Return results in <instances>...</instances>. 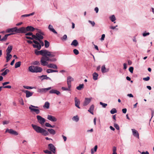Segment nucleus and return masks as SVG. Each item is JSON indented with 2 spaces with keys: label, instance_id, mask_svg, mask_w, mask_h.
I'll return each mask as SVG.
<instances>
[{
  "label": "nucleus",
  "instance_id": "24",
  "mask_svg": "<svg viewBox=\"0 0 154 154\" xmlns=\"http://www.w3.org/2000/svg\"><path fill=\"white\" fill-rule=\"evenodd\" d=\"M94 109V105H92L90 107L88 111L92 114H93V110Z\"/></svg>",
  "mask_w": 154,
  "mask_h": 154
},
{
  "label": "nucleus",
  "instance_id": "10",
  "mask_svg": "<svg viewBox=\"0 0 154 154\" xmlns=\"http://www.w3.org/2000/svg\"><path fill=\"white\" fill-rule=\"evenodd\" d=\"M74 81V79L71 76H69L67 78V83L68 86L71 87V82Z\"/></svg>",
  "mask_w": 154,
  "mask_h": 154
},
{
  "label": "nucleus",
  "instance_id": "41",
  "mask_svg": "<svg viewBox=\"0 0 154 154\" xmlns=\"http://www.w3.org/2000/svg\"><path fill=\"white\" fill-rule=\"evenodd\" d=\"M110 20H111L112 21V22H114V21H115L116 20V17H115V16L114 15H112L110 17Z\"/></svg>",
  "mask_w": 154,
  "mask_h": 154
},
{
  "label": "nucleus",
  "instance_id": "17",
  "mask_svg": "<svg viewBox=\"0 0 154 154\" xmlns=\"http://www.w3.org/2000/svg\"><path fill=\"white\" fill-rule=\"evenodd\" d=\"M133 134V135L136 137H137L138 138H139V135L138 132L135 129H131Z\"/></svg>",
  "mask_w": 154,
  "mask_h": 154
},
{
  "label": "nucleus",
  "instance_id": "42",
  "mask_svg": "<svg viewBox=\"0 0 154 154\" xmlns=\"http://www.w3.org/2000/svg\"><path fill=\"white\" fill-rule=\"evenodd\" d=\"M100 105L102 106L103 107L105 108L106 106H107V104L106 103H103L102 102H100Z\"/></svg>",
  "mask_w": 154,
  "mask_h": 154
},
{
  "label": "nucleus",
  "instance_id": "1",
  "mask_svg": "<svg viewBox=\"0 0 154 154\" xmlns=\"http://www.w3.org/2000/svg\"><path fill=\"white\" fill-rule=\"evenodd\" d=\"M49 57L44 56L42 57L41 59V64L44 66H47L48 67L52 69H57V65L53 63H51L48 64L47 61H55L56 59L55 58L50 59Z\"/></svg>",
  "mask_w": 154,
  "mask_h": 154
},
{
  "label": "nucleus",
  "instance_id": "58",
  "mask_svg": "<svg viewBox=\"0 0 154 154\" xmlns=\"http://www.w3.org/2000/svg\"><path fill=\"white\" fill-rule=\"evenodd\" d=\"M116 148L115 146H114L113 147L112 151L113 153H116Z\"/></svg>",
  "mask_w": 154,
  "mask_h": 154
},
{
  "label": "nucleus",
  "instance_id": "59",
  "mask_svg": "<svg viewBox=\"0 0 154 154\" xmlns=\"http://www.w3.org/2000/svg\"><path fill=\"white\" fill-rule=\"evenodd\" d=\"M32 33L31 32H29L28 33H26V34H25V35L27 36V35H29V36H30V35H32Z\"/></svg>",
  "mask_w": 154,
  "mask_h": 154
},
{
  "label": "nucleus",
  "instance_id": "5",
  "mask_svg": "<svg viewBox=\"0 0 154 154\" xmlns=\"http://www.w3.org/2000/svg\"><path fill=\"white\" fill-rule=\"evenodd\" d=\"M35 108H38V107L37 106H35L32 105H31L29 107V109L31 111H34L35 112L36 114H38L40 113L39 109H35Z\"/></svg>",
  "mask_w": 154,
  "mask_h": 154
},
{
  "label": "nucleus",
  "instance_id": "44",
  "mask_svg": "<svg viewBox=\"0 0 154 154\" xmlns=\"http://www.w3.org/2000/svg\"><path fill=\"white\" fill-rule=\"evenodd\" d=\"M46 72L48 73H52L54 72V70L52 69H48L46 70Z\"/></svg>",
  "mask_w": 154,
  "mask_h": 154
},
{
  "label": "nucleus",
  "instance_id": "26",
  "mask_svg": "<svg viewBox=\"0 0 154 154\" xmlns=\"http://www.w3.org/2000/svg\"><path fill=\"white\" fill-rule=\"evenodd\" d=\"M78 44L77 41L76 40H74L72 42L71 45L76 47L78 45Z\"/></svg>",
  "mask_w": 154,
  "mask_h": 154
},
{
  "label": "nucleus",
  "instance_id": "20",
  "mask_svg": "<svg viewBox=\"0 0 154 154\" xmlns=\"http://www.w3.org/2000/svg\"><path fill=\"white\" fill-rule=\"evenodd\" d=\"M26 28V32L27 31L32 32L35 29V28L31 26H28Z\"/></svg>",
  "mask_w": 154,
  "mask_h": 154
},
{
  "label": "nucleus",
  "instance_id": "19",
  "mask_svg": "<svg viewBox=\"0 0 154 154\" xmlns=\"http://www.w3.org/2000/svg\"><path fill=\"white\" fill-rule=\"evenodd\" d=\"M25 92L26 94V97L27 98L32 96L33 94V92H31L28 90H26Z\"/></svg>",
  "mask_w": 154,
  "mask_h": 154
},
{
  "label": "nucleus",
  "instance_id": "62",
  "mask_svg": "<svg viewBox=\"0 0 154 154\" xmlns=\"http://www.w3.org/2000/svg\"><path fill=\"white\" fill-rule=\"evenodd\" d=\"M9 83H10V82H4V83H2V85H3V86H4L5 85H6L9 84Z\"/></svg>",
  "mask_w": 154,
  "mask_h": 154
},
{
  "label": "nucleus",
  "instance_id": "32",
  "mask_svg": "<svg viewBox=\"0 0 154 154\" xmlns=\"http://www.w3.org/2000/svg\"><path fill=\"white\" fill-rule=\"evenodd\" d=\"M49 103L47 101L45 103V104L43 106V107L46 108L47 109H49Z\"/></svg>",
  "mask_w": 154,
  "mask_h": 154
},
{
  "label": "nucleus",
  "instance_id": "2",
  "mask_svg": "<svg viewBox=\"0 0 154 154\" xmlns=\"http://www.w3.org/2000/svg\"><path fill=\"white\" fill-rule=\"evenodd\" d=\"M35 53L37 55L39 54L44 56H48L50 58L54 57L55 56V54L53 52H50L46 50H42L40 51L35 50Z\"/></svg>",
  "mask_w": 154,
  "mask_h": 154
},
{
  "label": "nucleus",
  "instance_id": "28",
  "mask_svg": "<svg viewBox=\"0 0 154 154\" xmlns=\"http://www.w3.org/2000/svg\"><path fill=\"white\" fill-rule=\"evenodd\" d=\"M98 74L95 72L93 74V79L94 80H96L97 79Z\"/></svg>",
  "mask_w": 154,
  "mask_h": 154
},
{
  "label": "nucleus",
  "instance_id": "4",
  "mask_svg": "<svg viewBox=\"0 0 154 154\" xmlns=\"http://www.w3.org/2000/svg\"><path fill=\"white\" fill-rule=\"evenodd\" d=\"M32 126L33 128V129L38 133H41L42 131L43 128H41V127L38 126L36 125H34L33 124L32 125Z\"/></svg>",
  "mask_w": 154,
  "mask_h": 154
},
{
  "label": "nucleus",
  "instance_id": "6",
  "mask_svg": "<svg viewBox=\"0 0 154 154\" xmlns=\"http://www.w3.org/2000/svg\"><path fill=\"white\" fill-rule=\"evenodd\" d=\"M37 118L38 122L41 125H43L45 122V119L40 116H37Z\"/></svg>",
  "mask_w": 154,
  "mask_h": 154
},
{
  "label": "nucleus",
  "instance_id": "47",
  "mask_svg": "<svg viewBox=\"0 0 154 154\" xmlns=\"http://www.w3.org/2000/svg\"><path fill=\"white\" fill-rule=\"evenodd\" d=\"M88 22L91 24L93 26H94L95 23L94 21L89 20Z\"/></svg>",
  "mask_w": 154,
  "mask_h": 154
},
{
  "label": "nucleus",
  "instance_id": "34",
  "mask_svg": "<svg viewBox=\"0 0 154 154\" xmlns=\"http://www.w3.org/2000/svg\"><path fill=\"white\" fill-rule=\"evenodd\" d=\"M21 62L20 61H19L16 63L15 65V67L16 68L19 67L21 65Z\"/></svg>",
  "mask_w": 154,
  "mask_h": 154
},
{
  "label": "nucleus",
  "instance_id": "3",
  "mask_svg": "<svg viewBox=\"0 0 154 154\" xmlns=\"http://www.w3.org/2000/svg\"><path fill=\"white\" fill-rule=\"evenodd\" d=\"M29 70L32 72H41L42 71V69L38 66H31L29 67Z\"/></svg>",
  "mask_w": 154,
  "mask_h": 154
},
{
  "label": "nucleus",
  "instance_id": "38",
  "mask_svg": "<svg viewBox=\"0 0 154 154\" xmlns=\"http://www.w3.org/2000/svg\"><path fill=\"white\" fill-rule=\"evenodd\" d=\"M32 64L35 65L39 66L40 64L39 62L38 61H35L32 63Z\"/></svg>",
  "mask_w": 154,
  "mask_h": 154
},
{
  "label": "nucleus",
  "instance_id": "15",
  "mask_svg": "<svg viewBox=\"0 0 154 154\" xmlns=\"http://www.w3.org/2000/svg\"><path fill=\"white\" fill-rule=\"evenodd\" d=\"M51 87H49L47 88L39 89L38 90V92H45L51 89Z\"/></svg>",
  "mask_w": 154,
  "mask_h": 154
},
{
  "label": "nucleus",
  "instance_id": "61",
  "mask_svg": "<svg viewBox=\"0 0 154 154\" xmlns=\"http://www.w3.org/2000/svg\"><path fill=\"white\" fill-rule=\"evenodd\" d=\"M105 37V35L104 34H103L102 35L101 37L100 38V40L102 41L104 40Z\"/></svg>",
  "mask_w": 154,
  "mask_h": 154
},
{
  "label": "nucleus",
  "instance_id": "27",
  "mask_svg": "<svg viewBox=\"0 0 154 154\" xmlns=\"http://www.w3.org/2000/svg\"><path fill=\"white\" fill-rule=\"evenodd\" d=\"M7 56L6 57V62H8L12 57V55L10 54H6Z\"/></svg>",
  "mask_w": 154,
  "mask_h": 154
},
{
  "label": "nucleus",
  "instance_id": "31",
  "mask_svg": "<svg viewBox=\"0 0 154 154\" xmlns=\"http://www.w3.org/2000/svg\"><path fill=\"white\" fill-rule=\"evenodd\" d=\"M68 88H65V87H62L61 88L62 89L63 91H70L71 90V86H68Z\"/></svg>",
  "mask_w": 154,
  "mask_h": 154
},
{
  "label": "nucleus",
  "instance_id": "33",
  "mask_svg": "<svg viewBox=\"0 0 154 154\" xmlns=\"http://www.w3.org/2000/svg\"><path fill=\"white\" fill-rule=\"evenodd\" d=\"M84 85L83 84H80L79 86H77L76 88L77 90H80L83 88Z\"/></svg>",
  "mask_w": 154,
  "mask_h": 154
},
{
  "label": "nucleus",
  "instance_id": "22",
  "mask_svg": "<svg viewBox=\"0 0 154 154\" xmlns=\"http://www.w3.org/2000/svg\"><path fill=\"white\" fill-rule=\"evenodd\" d=\"M36 35L37 36V38L38 39H37L38 41H40L41 39H43L44 37L42 36L43 35H42V34H40L38 33H36Z\"/></svg>",
  "mask_w": 154,
  "mask_h": 154
},
{
  "label": "nucleus",
  "instance_id": "49",
  "mask_svg": "<svg viewBox=\"0 0 154 154\" xmlns=\"http://www.w3.org/2000/svg\"><path fill=\"white\" fill-rule=\"evenodd\" d=\"M19 102L21 105H24V103L23 102V100L22 98L20 100H19Z\"/></svg>",
  "mask_w": 154,
  "mask_h": 154
},
{
  "label": "nucleus",
  "instance_id": "48",
  "mask_svg": "<svg viewBox=\"0 0 154 154\" xmlns=\"http://www.w3.org/2000/svg\"><path fill=\"white\" fill-rule=\"evenodd\" d=\"M37 30L38 32V33H40L43 35H44V33L43 32H42L41 30L40 29H36Z\"/></svg>",
  "mask_w": 154,
  "mask_h": 154
},
{
  "label": "nucleus",
  "instance_id": "57",
  "mask_svg": "<svg viewBox=\"0 0 154 154\" xmlns=\"http://www.w3.org/2000/svg\"><path fill=\"white\" fill-rule=\"evenodd\" d=\"M3 88H11V86L10 85H7L3 86Z\"/></svg>",
  "mask_w": 154,
  "mask_h": 154
},
{
  "label": "nucleus",
  "instance_id": "64",
  "mask_svg": "<svg viewBox=\"0 0 154 154\" xmlns=\"http://www.w3.org/2000/svg\"><path fill=\"white\" fill-rule=\"evenodd\" d=\"M141 154H149V153L148 151H146V152H141Z\"/></svg>",
  "mask_w": 154,
  "mask_h": 154
},
{
  "label": "nucleus",
  "instance_id": "53",
  "mask_svg": "<svg viewBox=\"0 0 154 154\" xmlns=\"http://www.w3.org/2000/svg\"><path fill=\"white\" fill-rule=\"evenodd\" d=\"M23 87L24 88H25V89H32V88L31 87L27 86H24Z\"/></svg>",
  "mask_w": 154,
  "mask_h": 154
},
{
  "label": "nucleus",
  "instance_id": "45",
  "mask_svg": "<svg viewBox=\"0 0 154 154\" xmlns=\"http://www.w3.org/2000/svg\"><path fill=\"white\" fill-rule=\"evenodd\" d=\"M32 38H33V39H35L36 40H37V39H38L36 35H33L32 34Z\"/></svg>",
  "mask_w": 154,
  "mask_h": 154
},
{
  "label": "nucleus",
  "instance_id": "8",
  "mask_svg": "<svg viewBox=\"0 0 154 154\" xmlns=\"http://www.w3.org/2000/svg\"><path fill=\"white\" fill-rule=\"evenodd\" d=\"M48 147L50 151L53 153H55L56 152V148L53 144L52 143L49 144L48 145Z\"/></svg>",
  "mask_w": 154,
  "mask_h": 154
},
{
  "label": "nucleus",
  "instance_id": "7",
  "mask_svg": "<svg viewBox=\"0 0 154 154\" xmlns=\"http://www.w3.org/2000/svg\"><path fill=\"white\" fill-rule=\"evenodd\" d=\"M33 42L35 44H33L32 45L34 48H36L38 50H40L41 48V45L36 40H33Z\"/></svg>",
  "mask_w": 154,
  "mask_h": 154
},
{
  "label": "nucleus",
  "instance_id": "13",
  "mask_svg": "<svg viewBox=\"0 0 154 154\" xmlns=\"http://www.w3.org/2000/svg\"><path fill=\"white\" fill-rule=\"evenodd\" d=\"M91 100V99L88 98H85V100L83 104V106H85L88 105L90 102Z\"/></svg>",
  "mask_w": 154,
  "mask_h": 154
},
{
  "label": "nucleus",
  "instance_id": "11",
  "mask_svg": "<svg viewBox=\"0 0 154 154\" xmlns=\"http://www.w3.org/2000/svg\"><path fill=\"white\" fill-rule=\"evenodd\" d=\"M17 27L8 29L6 30V32L14 33V32H17Z\"/></svg>",
  "mask_w": 154,
  "mask_h": 154
},
{
  "label": "nucleus",
  "instance_id": "39",
  "mask_svg": "<svg viewBox=\"0 0 154 154\" xmlns=\"http://www.w3.org/2000/svg\"><path fill=\"white\" fill-rule=\"evenodd\" d=\"M14 34V33H11L10 34H8L5 35L4 36V38H5V41L7 40V39L8 37V36H9L11 35H13Z\"/></svg>",
  "mask_w": 154,
  "mask_h": 154
},
{
  "label": "nucleus",
  "instance_id": "56",
  "mask_svg": "<svg viewBox=\"0 0 154 154\" xmlns=\"http://www.w3.org/2000/svg\"><path fill=\"white\" fill-rule=\"evenodd\" d=\"M67 36L66 35H64L63 36V37L62 38V40H66V39H67Z\"/></svg>",
  "mask_w": 154,
  "mask_h": 154
},
{
  "label": "nucleus",
  "instance_id": "36",
  "mask_svg": "<svg viewBox=\"0 0 154 154\" xmlns=\"http://www.w3.org/2000/svg\"><path fill=\"white\" fill-rule=\"evenodd\" d=\"M49 43L47 41L45 40V48H48L49 46Z\"/></svg>",
  "mask_w": 154,
  "mask_h": 154
},
{
  "label": "nucleus",
  "instance_id": "51",
  "mask_svg": "<svg viewBox=\"0 0 154 154\" xmlns=\"http://www.w3.org/2000/svg\"><path fill=\"white\" fill-rule=\"evenodd\" d=\"M149 79L150 77L149 76H147L146 77L143 78V80L145 81H148L149 80Z\"/></svg>",
  "mask_w": 154,
  "mask_h": 154
},
{
  "label": "nucleus",
  "instance_id": "35",
  "mask_svg": "<svg viewBox=\"0 0 154 154\" xmlns=\"http://www.w3.org/2000/svg\"><path fill=\"white\" fill-rule=\"evenodd\" d=\"M10 71V70L8 69H6L5 71L2 73L1 74L3 76L5 75L8 73Z\"/></svg>",
  "mask_w": 154,
  "mask_h": 154
},
{
  "label": "nucleus",
  "instance_id": "25",
  "mask_svg": "<svg viewBox=\"0 0 154 154\" xmlns=\"http://www.w3.org/2000/svg\"><path fill=\"white\" fill-rule=\"evenodd\" d=\"M108 69H106L104 65H103L102 66L101 68V71L102 73H105L109 71Z\"/></svg>",
  "mask_w": 154,
  "mask_h": 154
},
{
  "label": "nucleus",
  "instance_id": "50",
  "mask_svg": "<svg viewBox=\"0 0 154 154\" xmlns=\"http://www.w3.org/2000/svg\"><path fill=\"white\" fill-rule=\"evenodd\" d=\"M134 70V68L133 67H130L129 69V71L131 73H133Z\"/></svg>",
  "mask_w": 154,
  "mask_h": 154
},
{
  "label": "nucleus",
  "instance_id": "9",
  "mask_svg": "<svg viewBox=\"0 0 154 154\" xmlns=\"http://www.w3.org/2000/svg\"><path fill=\"white\" fill-rule=\"evenodd\" d=\"M26 32V28L24 27L18 29L17 28V33H25Z\"/></svg>",
  "mask_w": 154,
  "mask_h": 154
},
{
  "label": "nucleus",
  "instance_id": "52",
  "mask_svg": "<svg viewBox=\"0 0 154 154\" xmlns=\"http://www.w3.org/2000/svg\"><path fill=\"white\" fill-rule=\"evenodd\" d=\"M46 75H42L40 77L41 78H42V80H43L44 79H46V77L45 76H46Z\"/></svg>",
  "mask_w": 154,
  "mask_h": 154
},
{
  "label": "nucleus",
  "instance_id": "40",
  "mask_svg": "<svg viewBox=\"0 0 154 154\" xmlns=\"http://www.w3.org/2000/svg\"><path fill=\"white\" fill-rule=\"evenodd\" d=\"M117 110L115 108H113L110 111V113L112 114H114L117 112Z\"/></svg>",
  "mask_w": 154,
  "mask_h": 154
},
{
  "label": "nucleus",
  "instance_id": "30",
  "mask_svg": "<svg viewBox=\"0 0 154 154\" xmlns=\"http://www.w3.org/2000/svg\"><path fill=\"white\" fill-rule=\"evenodd\" d=\"M48 131L51 134H54L56 133L55 131L53 129L50 128L48 129Z\"/></svg>",
  "mask_w": 154,
  "mask_h": 154
},
{
  "label": "nucleus",
  "instance_id": "21",
  "mask_svg": "<svg viewBox=\"0 0 154 154\" xmlns=\"http://www.w3.org/2000/svg\"><path fill=\"white\" fill-rule=\"evenodd\" d=\"M48 28L49 30L53 32L55 34H57V32L55 30L54 28H53L52 26L49 25L48 26Z\"/></svg>",
  "mask_w": 154,
  "mask_h": 154
},
{
  "label": "nucleus",
  "instance_id": "29",
  "mask_svg": "<svg viewBox=\"0 0 154 154\" xmlns=\"http://www.w3.org/2000/svg\"><path fill=\"white\" fill-rule=\"evenodd\" d=\"M41 133L45 136L48 135L49 134L48 132L44 129H43L42 132Z\"/></svg>",
  "mask_w": 154,
  "mask_h": 154
},
{
  "label": "nucleus",
  "instance_id": "55",
  "mask_svg": "<svg viewBox=\"0 0 154 154\" xmlns=\"http://www.w3.org/2000/svg\"><path fill=\"white\" fill-rule=\"evenodd\" d=\"M149 35V32H144L143 34V35L144 37L146 36L147 35Z\"/></svg>",
  "mask_w": 154,
  "mask_h": 154
},
{
  "label": "nucleus",
  "instance_id": "12",
  "mask_svg": "<svg viewBox=\"0 0 154 154\" xmlns=\"http://www.w3.org/2000/svg\"><path fill=\"white\" fill-rule=\"evenodd\" d=\"M47 119L53 122H56L57 120V119L54 117L50 115H48V116Z\"/></svg>",
  "mask_w": 154,
  "mask_h": 154
},
{
  "label": "nucleus",
  "instance_id": "46",
  "mask_svg": "<svg viewBox=\"0 0 154 154\" xmlns=\"http://www.w3.org/2000/svg\"><path fill=\"white\" fill-rule=\"evenodd\" d=\"M114 127L117 129L119 130V125L116 123H114Z\"/></svg>",
  "mask_w": 154,
  "mask_h": 154
},
{
  "label": "nucleus",
  "instance_id": "43",
  "mask_svg": "<svg viewBox=\"0 0 154 154\" xmlns=\"http://www.w3.org/2000/svg\"><path fill=\"white\" fill-rule=\"evenodd\" d=\"M73 53L75 55H77L79 54V51L76 49H74L73 50Z\"/></svg>",
  "mask_w": 154,
  "mask_h": 154
},
{
  "label": "nucleus",
  "instance_id": "37",
  "mask_svg": "<svg viewBox=\"0 0 154 154\" xmlns=\"http://www.w3.org/2000/svg\"><path fill=\"white\" fill-rule=\"evenodd\" d=\"M72 119L76 122H77L79 120V118L78 116H74Z\"/></svg>",
  "mask_w": 154,
  "mask_h": 154
},
{
  "label": "nucleus",
  "instance_id": "63",
  "mask_svg": "<svg viewBox=\"0 0 154 154\" xmlns=\"http://www.w3.org/2000/svg\"><path fill=\"white\" fill-rule=\"evenodd\" d=\"M45 125L46 126L48 127H50L51 126V125L48 123H46Z\"/></svg>",
  "mask_w": 154,
  "mask_h": 154
},
{
  "label": "nucleus",
  "instance_id": "54",
  "mask_svg": "<svg viewBox=\"0 0 154 154\" xmlns=\"http://www.w3.org/2000/svg\"><path fill=\"white\" fill-rule=\"evenodd\" d=\"M1 35H0V41H1L2 42L5 41V38H4V36L3 38H1Z\"/></svg>",
  "mask_w": 154,
  "mask_h": 154
},
{
  "label": "nucleus",
  "instance_id": "14",
  "mask_svg": "<svg viewBox=\"0 0 154 154\" xmlns=\"http://www.w3.org/2000/svg\"><path fill=\"white\" fill-rule=\"evenodd\" d=\"M74 100L75 102V106L78 108L80 109V107L79 106L80 103V100L78 99L76 97L75 98Z\"/></svg>",
  "mask_w": 154,
  "mask_h": 154
},
{
  "label": "nucleus",
  "instance_id": "60",
  "mask_svg": "<svg viewBox=\"0 0 154 154\" xmlns=\"http://www.w3.org/2000/svg\"><path fill=\"white\" fill-rule=\"evenodd\" d=\"M44 152L46 153L49 154L51 153V152L48 150H46L43 151Z\"/></svg>",
  "mask_w": 154,
  "mask_h": 154
},
{
  "label": "nucleus",
  "instance_id": "16",
  "mask_svg": "<svg viewBox=\"0 0 154 154\" xmlns=\"http://www.w3.org/2000/svg\"><path fill=\"white\" fill-rule=\"evenodd\" d=\"M7 131H8V132L9 133L11 134L15 135H17L18 134V133L17 131L13 130L12 129H7L6 130V132H7Z\"/></svg>",
  "mask_w": 154,
  "mask_h": 154
},
{
  "label": "nucleus",
  "instance_id": "23",
  "mask_svg": "<svg viewBox=\"0 0 154 154\" xmlns=\"http://www.w3.org/2000/svg\"><path fill=\"white\" fill-rule=\"evenodd\" d=\"M12 46L9 45L6 50V54H10L12 49Z\"/></svg>",
  "mask_w": 154,
  "mask_h": 154
},
{
  "label": "nucleus",
  "instance_id": "18",
  "mask_svg": "<svg viewBox=\"0 0 154 154\" xmlns=\"http://www.w3.org/2000/svg\"><path fill=\"white\" fill-rule=\"evenodd\" d=\"M49 93L50 94H55L57 95H60V92L54 89H52L49 91Z\"/></svg>",
  "mask_w": 154,
  "mask_h": 154
}]
</instances>
